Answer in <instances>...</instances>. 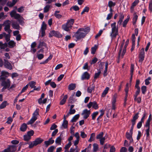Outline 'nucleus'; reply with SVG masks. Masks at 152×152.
<instances>
[{
    "label": "nucleus",
    "mask_w": 152,
    "mask_h": 152,
    "mask_svg": "<svg viewBox=\"0 0 152 152\" xmlns=\"http://www.w3.org/2000/svg\"><path fill=\"white\" fill-rule=\"evenodd\" d=\"M66 117L64 115V116L63 123L62 124V126L64 129H66L67 128L68 124V121L66 120Z\"/></svg>",
    "instance_id": "nucleus-13"
},
{
    "label": "nucleus",
    "mask_w": 152,
    "mask_h": 152,
    "mask_svg": "<svg viewBox=\"0 0 152 152\" xmlns=\"http://www.w3.org/2000/svg\"><path fill=\"white\" fill-rule=\"evenodd\" d=\"M139 2V0H135V1L132 3L131 8H133Z\"/></svg>",
    "instance_id": "nucleus-55"
},
{
    "label": "nucleus",
    "mask_w": 152,
    "mask_h": 152,
    "mask_svg": "<svg viewBox=\"0 0 152 152\" xmlns=\"http://www.w3.org/2000/svg\"><path fill=\"white\" fill-rule=\"evenodd\" d=\"M52 138L50 139L48 141H45L44 142V143L46 145V147H48V145L53 144L54 142V140H52Z\"/></svg>",
    "instance_id": "nucleus-15"
},
{
    "label": "nucleus",
    "mask_w": 152,
    "mask_h": 152,
    "mask_svg": "<svg viewBox=\"0 0 152 152\" xmlns=\"http://www.w3.org/2000/svg\"><path fill=\"white\" fill-rule=\"evenodd\" d=\"M139 113H137L135 114L133 116V119L131 120L132 123H133V124H135L136 121L139 117Z\"/></svg>",
    "instance_id": "nucleus-14"
},
{
    "label": "nucleus",
    "mask_w": 152,
    "mask_h": 152,
    "mask_svg": "<svg viewBox=\"0 0 152 152\" xmlns=\"http://www.w3.org/2000/svg\"><path fill=\"white\" fill-rule=\"evenodd\" d=\"M106 138L104 137H103L101 138L100 139L99 141L101 145H103L105 142Z\"/></svg>",
    "instance_id": "nucleus-57"
},
{
    "label": "nucleus",
    "mask_w": 152,
    "mask_h": 152,
    "mask_svg": "<svg viewBox=\"0 0 152 152\" xmlns=\"http://www.w3.org/2000/svg\"><path fill=\"white\" fill-rule=\"evenodd\" d=\"M95 136V134L94 133H92L90 136V138L88 140V141L91 142L92 141L94 140V137Z\"/></svg>",
    "instance_id": "nucleus-33"
},
{
    "label": "nucleus",
    "mask_w": 152,
    "mask_h": 152,
    "mask_svg": "<svg viewBox=\"0 0 152 152\" xmlns=\"http://www.w3.org/2000/svg\"><path fill=\"white\" fill-rule=\"evenodd\" d=\"M71 145V142H69L68 143L65 145L64 148L66 150H65L64 152H66V150L70 148Z\"/></svg>",
    "instance_id": "nucleus-49"
},
{
    "label": "nucleus",
    "mask_w": 152,
    "mask_h": 152,
    "mask_svg": "<svg viewBox=\"0 0 152 152\" xmlns=\"http://www.w3.org/2000/svg\"><path fill=\"white\" fill-rule=\"evenodd\" d=\"M104 133L103 132H101L96 136L97 139H100L103 137Z\"/></svg>",
    "instance_id": "nucleus-51"
},
{
    "label": "nucleus",
    "mask_w": 152,
    "mask_h": 152,
    "mask_svg": "<svg viewBox=\"0 0 152 152\" xmlns=\"http://www.w3.org/2000/svg\"><path fill=\"white\" fill-rule=\"evenodd\" d=\"M129 20V18H128L125 19L123 22V26L124 27H125L127 24Z\"/></svg>",
    "instance_id": "nucleus-52"
},
{
    "label": "nucleus",
    "mask_w": 152,
    "mask_h": 152,
    "mask_svg": "<svg viewBox=\"0 0 152 152\" xmlns=\"http://www.w3.org/2000/svg\"><path fill=\"white\" fill-rule=\"evenodd\" d=\"M15 43L12 40L10 41L8 43L9 47L10 48H12L15 46Z\"/></svg>",
    "instance_id": "nucleus-31"
},
{
    "label": "nucleus",
    "mask_w": 152,
    "mask_h": 152,
    "mask_svg": "<svg viewBox=\"0 0 152 152\" xmlns=\"http://www.w3.org/2000/svg\"><path fill=\"white\" fill-rule=\"evenodd\" d=\"M101 72L100 70H99L98 72L95 73L94 74V79H96L98 78L101 74Z\"/></svg>",
    "instance_id": "nucleus-56"
},
{
    "label": "nucleus",
    "mask_w": 152,
    "mask_h": 152,
    "mask_svg": "<svg viewBox=\"0 0 152 152\" xmlns=\"http://www.w3.org/2000/svg\"><path fill=\"white\" fill-rule=\"evenodd\" d=\"M99 112L97 111L94 112L92 114V118L93 120L95 119L96 116L98 115Z\"/></svg>",
    "instance_id": "nucleus-46"
},
{
    "label": "nucleus",
    "mask_w": 152,
    "mask_h": 152,
    "mask_svg": "<svg viewBox=\"0 0 152 152\" xmlns=\"http://www.w3.org/2000/svg\"><path fill=\"white\" fill-rule=\"evenodd\" d=\"M50 6L49 5H48L46 6L44 8V12L46 13L49 11L50 9Z\"/></svg>",
    "instance_id": "nucleus-58"
},
{
    "label": "nucleus",
    "mask_w": 152,
    "mask_h": 152,
    "mask_svg": "<svg viewBox=\"0 0 152 152\" xmlns=\"http://www.w3.org/2000/svg\"><path fill=\"white\" fill-rule=\"evenodd\" d=\"M79 116L80 115L79 114H77L75 115L71 119V121L72 122H76L77 120L79 118Z\"/></svg>",
    "instance_id": "nucleus-23"
},
{
    "label": "nucleus",
    "mask_w": 152,
    "mask_h": 152,
    "mask_svg": "<svg viewBox=\"0 0 152 152\" xmlns=\"http://www.w3.org/2000/svg\"><path fill=\"white\" fill-rule=\"evenodd\" d=\"M5 80V78L4 77H0V80H2L1 85L2 86H4L8 89L10 86L11 82L9 79L6 80Z\"/></svg>",
    "instance_id": "nucleus-5"
},
{
    "label": "nucleus",
    "mask_w": 152,
    "mask_h": 152,
    "mask_svg": "<svg viewBox=\"0 0 152 152\" xmlns=\"http://www.w3.org/2000/svg\"><path fill=\"white\" fill-rule=\"evenodd\" d=\"M76 87V85L74 83H71L68 86V89L69 90H73Z\"/></svg>",
    "instance_id": "nucleus-22"
},
{
    "label": "nucleus",
    "mask_w": 152,
    "mask_h": 152,
    "mask_svg": "<svg viewBox=\"0 0 152 152\" xmlns=\"http://www.w3.org/2000/svg\"><path fill=\"white\" fill-rule=\"evenodd\" d=\"M145 53L144 52V48H142L140 51L139 55V62L142 63L144 60L145 58Z\"/></svg>",
    "instance_id": "nucleus-6"
},
{
    "label": "nucleus",
    "mask_w": 152,
    "mask_h": 152,
    "mask_svg": "<svg viewBox=\"0 0 152 152\" xmlns=\"http://www.w3.org/2000/svg\"><path fill=\"white\" fill-rule=\"evenodd\" d=\"M93 151L96 152L97 151L98 149V145L96 143H94L93 145Z\"/></svg>",
    "instance_id": "nucleus-47"
},
{
    "label": "nucleus",
    "mask_w": 152,
    "mask_h": 152,
    "mask_svg": "<svg viewBox=\"0 0 152 152\" xmlns=\"http://www.w3.org/2000/svg\"><path fill=\"white\" fill-rule=\"evenodd\" d=\"M7 149H8L10 152H14L16 150V147L14 145L10 146Z\"/></svg>",
    "instance_id": "nucleus-24"
},
{
    "label": "nucleus",
    "mask_w": 152,
    "mask_h": 152,
    "mask_svg": "<svg viewBox=\"0 0 152 152\" xmlns=\"http://www.w3.org/2000/svg\"><path fill=\"white\" fill-rule=\"evenodd\" d=\"M90 29L89 27L85 28H80L76 32L74 36L77 40H79L84 38L86 35L90 31Z\"/></svg>",
    "instance_id": "nucleus-1"
},
{
    "label": "nucleus",
    "mask_w": 152,
    "mask_h": 152,
    "mask_svg": "<svg viewBox=\"0 0 152 152\" xmlns=\"http://www.w3.org/2000/svg\"><path fill=\"white\" fill-rule=\"evenodd\" d=\"M63 17L60 14H58V19H60L61 20H60V22L58 21V23L59 24H61L63 22L62 19Z\"/></svg>",
    "instance_id": "nucleus-37"
},
{
    "label": "nucleus",
    "mask_w": 152,
    "mask_h": 152,
    "mask_svg": "<svg viewBox=\"0 0 152 152\" xmlns=\"http://www.w3.org/2000/svg\"><path fill=\"white\" fill-rule=\"evenodd\" d=\"M97 58L96 57H95L91 61V62L90 63V64H95L97 62Z\"/></svg>",
    "instance_id": "nucleus-62"
},
{
    "label": "nucleus",
    "mask_w": 152,
    "mask_h": 152,
    "mask_svg": "<svg viewBox=\"0 0 152 152\" xmlns=\"http://www.w3.org/2000/svg\"><path fill=\"white\" fill-rule=\"evenodd\" d=\"M97 48V46L95 45L94 47H93L91 48V53L92 54H94L96 51Z\"/></svg>",
    "instance_id": "nucleus-30"
},
{
    "label": "nucleus",
    "mask_w": 152,
    "mask_h": 152,
    "mask_svg": "<svg viewBox=\"0 0 152 152\" xmlns=\"http://www.w3.org/2000/svg\"><path fill=\"white\" fill-rule=\"evenodd\" d=\"M149 10L151 12H152V0L149 3L148 6Z\"/></svg>",
    "instance_id": "nucleus-63"
},
{
    "label": "nucleus",
    "mask_w": 152,
    "mask_h": 152,
    "mask_svg": "<svg viewBox=\"0 0 152 152\" xmlns=\"http://www.w3.org/2000/svg\"><path fill=\"white\" fill-rule=\"evenodd\" d=\"M92 107L95 110H97L98 108V105L95 101L93 102Z\"/></svg>",
    "instance_id": "nucleus-41"
},
{
    "label": "nucleus",
    "mask_w": 152,
    "mask_h": 152,
    "mask_svg": "<svg viewBox=\"0 0 152 152\" xmlns=\"http://www.w3.org/2000/svg\"><path fill=\"white\" fill-rule=\"evenodd\" d=\"M141 91L142 94H145L146 91L147 87L145 86H142L141 88Z\"/></svg>",
    "instance_id": "nucleus-43"
},
{
    "label": "nucleus",
    "mask_w": 152,
    "mask_h": 152,
    "mask_svg": "<svg viewBox=\"0 0 152 152\" xmlns=\"http://www.w3.org/2000/svg\"><path fill=\"white\" fill-rule=\"evenodd\" d=\"M39 110L37 109L33 114V116L30 120L28 122L27 124H33L37 119V116L39 115Z\"/></svg>",
    "instance_id": "nucleus-4"
},
{
    "label": "nucleus",
    "mask_w": 152,
    "mask_h": 152,
    "mask_svg": "<svg viewBox=\"0 0 152 152\" xmlns=\"http://www.w3.org/2000/svg\"><path fill=\"white\" fill-rule=\"evenodd\" d=\"M72 9H73L74 10L76 11H78L79 10V7L77 5H75L72 7L70 9L71 10Z\"/></svg>",
    "instance_id": "nucleus-59"
},
{
    "label": "nucleus",
    "mask_w": 152,
    "mask_h": 152,
    "mask_svg": "<svg viewBox=\"0 0 152 152\" xmlns=\"http://www.w3.org/2000/svg\"><path fill=\"white\" fill-rule=\"evenodd\" d=\"M11 21L9 20H7L4 21L2 25L4 26H10Z\"/></svg>",
    "instance_id": "nucleus-40"
},
{
    "label": "nucleus",
    "mask_w": 152,
    "mask_h": 152,
    "mask_svg": "<svg viewBox=\"0 0 152 152\" xmlns=\"http://www.w3.org/2000/svg\"><path fill=\"white\" fill-rule=\"evenodd\" d=\"M10 15L11 17H14L15 19L17 20H18L21 16L19 14L16 13L15 10L12 11L10 12Z\"/></svg>",
    "instance_id": "nucleus-8"
},
{
    "label": "nucleus",
    "mask_w": 152,
    "mask_h": 152,
    "mask_svg": "<svg viewBox=\"0 0 152 152\" xmlns=\"http://www.w3.org/2000/svg\"><path fill=\"white\" fill-rule=\"evenodd\" d=\"M12 28L15 29L19 30L20 29V26L18 23L16 22H12Z\"/></svg>",
    "instance_id": "nucleus-12"
},
{
    "label": "nucleus",
    "mask_w": 152,
    "mask_h": 152,
    "mask_svg": "<svg viewBox=\"0 0 152 152\" xmlns=\"http://www.w3.org/2000/svg\"><path fill=\"white\" fill-rule=\"evenodd\" d=\"M55 147L53 146H51L50 147L48 150V152H53Z\"/></svg>",
    "instance_id": "nucleus-60"
},
{
    "label": "nucleus",
    "mask_w": 152,
    "mask_h": 152,
    "mask_svg": "<svg viewBox=\"0 0 152 152\" xmlns=\"http://www.w3.org/2000/svg\"><path fill=\"white\" fill-rule=\"evenodd\" d=\"M27 128V126L26 124L23 123L22 125L20 128V129L22 131L24 132L26 130Z\"/></svg>",
    "instance_id": "nucleus-34"
},
{
    "label": "nucleus",
    "mask_w": 152,
    "mask_h": 152,
    "mask_svg": "<svg viewBox=\"0 0 152 152\" xmlns=\"http://www.w3.org/2000/svg\"><path fill=\"white\" fill-rule=\"evenodd\" d=\"M43 46L45 47L46 48H47L46 46V44L44 42H40L37 47L38 49L42 48Z\"/></svg>",
    "instance_id": "nucleus-26"
},
{
    "label": "nucleus",
    "mask_w": 152,
    "mask_h": 152,
    "mask_svg": "<svg viewBox=\"0 0 152 152\" xmlns=\"http://www.w3.org/2000/svg\"><path fill=\"white\" fill-rule=\"evenodd\" d=\"M124 18V15L122 13L120 14L119 20L117 22L118 24L121 25L122 23L123 20Z\"/></svg>",
    "instance_id": "nucleus-16"
},
{
    "label": "nucleus",
    "mask_w": 152,
    "mask_h": 152,
    "mask_svg": "<svg viewBox=\"0 0 152 152\" xmlns=\"http://www.w3.org/2000/svg\"><path fill=\"white\" fill-rule=\"evenodd\" d=\"M91 113L90 110H88L87 109H85L83 110L81 115H83V118L86 119L89 116Z\"/></svg>",
    "instance_id": "nucleus-7"
},
{
    "label": "nucleus",
    "mask_w": 152,
    "mask_h": 152,
    "mask_svg": "<svg viewBox=\"0 0 152 152\" xmlns=\"http://www.w3.org/2000/svg\"><path fill=\"white\" fill-rule=\"evenodd\" d=\"M9 75V74L8 72L5 71H2L1 72V77H4L6 78V77H7Z\"/></svg>",
    "instance_id": "nucleus-20"
},
{
    "label": "nucleus",
    "mask_w": 152,
    "mask_h": 152,
    "mask_svg": "<svg viewBox=\"0 0 152 152\" xmlns=\"http://www.w3.org/2000/svg\"><path fill=\"white\" fill-rule=\"evenodd\" d=\"M67 98V95H65L63 99L60 102V104L61 105L64 104L65 102L66 99Z\"/></svg>",
    "instance_id": "nucleus-28"
},
{
    "label": "nucleus",
    "mask_w": 152,
    "mask_h": 152,
    "mask_svg": "<svg viewBox=\"0 0 152 152\" xmlns=\"http://www.w3.org/2000/svg\"><path fill=\"white\" fill-rule=\"evenodd\" d=\"M132 133L127 132L126 134V137L127 139L130 140V142H133V139L132 138Z\"/></svg>",
    "instance_id": "nucleus-11"
},
{
    "label": "nucleus",
    "mask_w": 152,
    "mask_h": 152,
    "mask_svg": "<svg viewBox=\"0 0 152 152\" xmlns=\"http://www.w3.org/2000/svg\"><path fill=\"white\" fill-rule=\"evenodd\" d=\"M109 89V88L108 87H107L105 88V89L104 90L102 94V97H104L105 96L106 94L108 93V91Z\"/></svg>",
    "instance_id": "nucleus-25"
},
{
    "label": "nucleus",
    "mask_w": 152,
    "mask_h": 152,
    "mask_svg": "<svg viewBox=\"0 0 152 152\" xmlns=\"http://www.w3.org/2000/svg\"><path fill=\"white\" fill-rule=\"evenodd\" d=\"M94 88L95 86L93 84H92L88 88L87 92L89 93H91L92 91H94Z\"/></svg>",
    "instance_id": "nucleus-17"
},
{
    "label": "nucleus",
    "mask_w": 152,
    "mask_h": 152,
    "mask_svg": "<svg viewBox=\"0 0 152 152\" xmlns=\"http://www.w3.org/2000/svg\"><path fill=\"white\" fill-rule=\"evenodd\" d=\"M100 111L101 112V113L97 119V123H99L100 120L102 118V116L104 114V112L102 110H101Z\"/></svg>",
    "instance_id": "nucleus-27"
},
{
    "label": "nucleus",
    "mask_w": 152,
    "mask_h": 152,
    "mask_svg": "<svg viewBox=\"0 0 152 152\" xmlns=\"http://www.w3.org/2000/svg\"><path fill=\"white\" fill-rule=\"evenodd\" d=\"M24 140L26 141H28L31 138V137H30L27 134L24 135L23 136Z\"/></svg>",
    "instance_id": "nucleus-54"
},
{
    "label": "nucleus",
    "mask_w": 152,
    "mask_h": 152,
    "mask_svg": "<svg viewBox=\"0 0 152 152\" xmlns=\"http://www.w3.org/2000/svg\"><path fill=\"white\" fill-rule=\"evenodd\" d=\"M10 26H5L4 28V30L9 34H10L12 32V30L10 29Z\"/></svg>",
    "instance_id": "nucleus-35"
},
{
    "label": "nucleus",
    "mask_w": 152,
    "mask_h": 152,
    "mask_svg": "<svg viewBox=\"0 0 152 152\" xmlns=\"http://www.w3.org/2000/svg\"><path fill=\"white\" fill-rule=\"evenodd\" d=\"M90 77V75L87 72H86L83 73L82 75L81 79L82 80H88L89 79Z\"/></svg>",
    "instance_id": "nucleus-9"
},
{
    "label": "nucleus",
    "mask_w": 152,
    "mask_h": 152,
    "mask_svg": "<svg viewBox=\"0 0 152 152\" xmlns=\"http://www.w3.org/2000/svg\"><path fill=\"white\" fill-rule=\"evenodd\" d=\"M30 86L32 88H34L36 84L35 82L32 81L30 82L29 83Z\"/></svg>",
    "instance_id": "nucleus-50"
},
{
    "label": "nucleus",
    "mask_w": 152,
    "mask_h": 152,
    "mask_svg": "<svg viewBox=\"0 0 152 152\" xmlns=\"http://www.w3.org/2000/svg\"><path fill=\"white\" fill-rule=\"evenodd\" d=\"M57 36V34H56V32L54 31H51L49 34V36L50 37H51L53 36L56 37Z\"/></svg>",
    "instance_id": "nucleus-39"
},
{
    "label": "nucleus",
    "mask_w": 152,
    "mask_h": 152,
    "mask_svg": "<svg viewBox=\"0 0 152 152\" xmlns=\"http://www.w3.org/2000/svg\"><path fill=\"white\" fill-rule=\"evenodd\" d=\"M151 121L147 120L145 125V127L147 129H150V124Z\"/></svg>",
    "instance_id": "nucleus-48"
},
{
    "label": "nucleus",
    "mask_w": 152,
    "mask_h": 152,
    "mask_svg": "<svg viewBox=\"0 0 152 152\" xmlns=\"http://www.w3.org/2000/svg\"><path fill=\"white\" fill-rule=\"evenodd\" d=\"M24 20V19L23 18L22 16H21V17L19 18L18 20L20 24H22L24 23V22L23 21Z\"/></svg>",
    "instance_id": "nucleus-64"
},
{
    "label": "nucleus",
    "mask_w": 152,
    "mask_h": 152,
    "mask_svg": "<svg viewBox=\"0 0 152 152\" xmlns=\"http://www.w3.org/2000/svg\"><path fill=\"white\" fill-rule=\"evenodd\" d=\"M138 18V16L134 14V17L132 18V23L133 25H135L136 22Z\"/></svg>",
    "instance_id": "nucleus-36"
},
{
    "label": "nucleus",
    "mask_w": 152,
    "mask_h": 152,
    "mask_svg": "<svg viewBox=\"0 0 152 152\" xmlns=\"http://www.w3.org/2000/svg\"><path fill=\"white\" fill-rule=\"evenodd\" d=\"M134 100L135 101H136L137 102V103H140L141 101V97H139L137 98V96H136V98L135 96H134Z\"/></svg>",
    "instance_id": "nucleus-45"
},
{
    "label": "nucleus",
    "mask_w": 152,
    "mask_h": 152,
    "mask_svg": "<svg viewBox=\"0 0 152 152\" xmlns=\"http://www.w3.org/2000/svg\"><path fill=\"white\" fill-rule=\"evenodd\" d=\"M115 3L113 2L112 1H110L108 2V5L109 7H112L115 5Z\"/></svg>",
    "instance_id": "nucleus-53"
},
{
    "label": "nucleus",
    "mask_w": 152,
    "mask_h": 152,
    "mask_svg": "<svg viewBox=\"0 0 152 152\" xmlns=\"http://www.w3.org/2000/svg\"><path fill=\"white\" fill-rule=\"evenodd\" d=\"M4 66L5 67L10 70H11L12 69V66L11 63L8 61V60H4Z\"/></svg>",
    "instance_id": "nucleus-10"
},
{
    "label": "nucleus",
    "mask_w": 152,
    "mask_h": 152,
    "mask_svg": "<svg viewBox=\"0 0 152 152\" xmlns=\"http://www.w3.org/2000/svg\"><path fill=\"white\" fill-rule=\"evenodd\" d=\"M76 112V110L74 109H70L69 110V112L67 113V114L65 116L66 117H68L69 115H72L75 114Z\"/></svg>",
    "instance_id": "nucleus-21"
},
{
    "label": "nucleus",
    "mask_w": 152,
    "mask_h": 152,
    "mask_svg": "<svg viewBox=\"0 0 152 152\" xmlns=\"http://www.w3.org/2000/svg\"><path fill=\"white\" fill-rule=\"evenodd\" d=\"M43 141V140L41 139L40 138H37L34 141L36 146L41 143Z\"/></svg>",
    "instance_id": "nucleus-18"
},
{
    "label": "nucleus",
    "mask_w": 152,
    "mask_h": 152,
    "mask_svg": "<svg viewBox=\"0 0 152 152\" xmlns=\"http://www.w3.org/2000/svg\"><path fill=\"white\" fill-rule=\"evenodd\" d=\"M80 136L83 138H85L87 137V135L84 132H80Z\"/></svg>",
    "instance_id": "nucleus-61"
},
{
    "label": "nucleus",
    "mask_w": 152,
    "mask_h": 152,
    "mask_svg": "<svg viewBox=\"0 0 152 152\" xmlns=\"http://www.w3.org/2000/svg\"><path fill=\"white\" fill-rule=\"evenodd\" d=\"M131 69H130V75H131V77H130V81H132V75L133 74V72L134 69V65L132 64L131 66Z\"/></svg>",
    "instance_id": "nucleus-29"
},
{
    "label": "nucleus",
    "mask_w": 152,
    "mask_h": 152,
    "mask_svg": "<svg viewBox=\"0 0 152 152\" xmlns=\"http://www.w3.org/2000/svg\"><path fill=\"white\" fill-rule=\"evenodd\" d=\"M28 144H29L28 148H32L34 146H36L34 141L32 142H28Z\"/></svg>",
    "instance_id": "nucleus-44"
},
{
    "label": "nucleus",
    "mask_w": 152,
    "mask_h": 152,
    "mask_svg": "<svg viewBox=\"0 0 152 152\" xmlns=\"http://www.w3.org/2000/svg\"><path fill=\"white\" fill-rule=\"evenodd\" d=\"M7 104V102L6 101L3 102L0 105V108L2 109L5 108Z\"/></svg>",
    "instance_id": "nucleus-38"
},
{
    "label": "nucleus",
    "mask_w": 152,
    "mask_h": 152,
    "mask_svg": "<svg viewBox=\"0 0 152 152\" xmlns=\"http://www.w3.org/2000/svg\"><path fill=\"white\" fill-rule=\"evenodd\" d=\"M10 34L8 33V34H6L5 32H3V34H4V37H5L6 40L7 42H8L10 40Z\"/></svg>",
    "instance_id": "nucleus-19"
},
{
    "label": "nucleus",
    "mask_w": 152,
    "mask_h": 152,
    "mask_svg": "<svg viewBox=\"0 0 152 152\" xmlns=\"http://www.w3.org/2000/svg\"><path fill=\"white\" fill-rule=\"evenodd\" d=\"M4 56L3 57L4 60H8L10 59V57L9 53H4Z\"/></svg>",
    "instance_id": "nucleus-32"
},
{
    "label": "nucleus",
    "mask_w": 152,
    "mask_h": 152,
    "mask_svg": "<svg viewBox=\"0 0 152 152\" xmlns=\"http://www.w3.org/2000/svg\"><path fill=\"white\" fill-rule=\"evenodd\" d=\"M74 21V20L73 19L68 20L66 23L62 25L61 28L62 29L67 32L70 31L71 29L72 28Z\"/></svg>",
    "instance_id": "nucleus-3"
},
{
    "label": "nucleus",
    "mask_w": 152,
    "mask_h": 152,
    "mask_svg": "<svg viewBox=\"0 0 152 152\" xmlns=\"http://www.w3.org/2000/svg\"><path fill=\"white\" fill-rule=\"evenodd\" d=\"M116 23L114 22L111 25V31L110 32V36L112 39L115 38L118 34V27L116 26Z\"/></svg>",
    "instance_id": "nucleus-2"
},
{
    "label": "nucleus",
    "mask_w": 152,
    "mask_h": 152,
    "mask_svg": "<svg viewBox=\"0 0 152 152\" xmlns=\"http://www.w3.org/2000/svg\"><path fill=\"white\" fill-rule=\"evenodd\" d=\"M47 25L44 22H43L41 27V30L45 31L46 29Z\"/></svg>",
    "instance_id": "nucleus-42"
}]
</instances>
